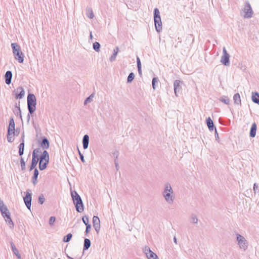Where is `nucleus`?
<instances>
[{
	"mask_svg": "<svg viewBox=\"0 0 259 259\" xmlns=\"http://www.w3.org/2000/svg\"><path fill=\"white\" fill-rule=\"evenodd\" d=\"M162 195L168 204H171L174 203L175 196L172 187L169 183L165 184L163 190L162 192Z\"/></svg>",
	"mask_w": 259,
	"mask_h": 259,
	"instance_id": "obj_1",
	"label": "nucleus"
},
{
	"mask_svg": "<svg viewBox=\"0 0 259 259\" xmlns=\"http://www.w3.org/2000/svg\"><path fill=\"white\" fill-rule=\"evenodd\" d=\"M71 195L76 211L78 212L83 211L84 206L80 196L75 191H71Z\"/></svg>",
	"mask_w": 259,
	"mask_h": 259,
	"instance_id": "obj_2",
	"label": "nucleus"
},
{
	"mask_svg": "<svg viewBox=\"0 0 259 259\" xmlns=\"http://www.w3.org/2000/svg\"><path fill=\"white\" fill-rule=\"evenodd\" d=\"M36 99L33 94H29L27 96V106L29 113L30 114L33 113L36 110Z\"/></svg>",
	"mask_w": 259,
	"mask_h": 259,
	"instance_id": "obj_3",
	"label": "nucleus"
},
{
	"mask_svg": "<svg viewBox=\"0 0 259 259\" xmlns=\"http://www.w3.org/2000/svg\"><path fill=\"white\" fill-rule=\"evenodd\" d=\"M154 21L156 31L160 32L162 30V22L159 11L156 8L154 9Z\"/></svg>",
	"mask_w": 259,
	"mask_h": 259,
	"instance_id": "obj_4",
	"label": "nucleus"
},
{
	"mask_svg": "<svg viewBox=\"0 0 259 259\" xmlns=\"http://www.w3.org/2000/svg\"><path fill=\"white\" fill-rule=\"evenodd\" d=\"M236 240L240 248L245 251L247 249L248 246V242L246 239L240 234H237Z\"/></svg>",
	"mask_w": 259,
	"mask_h": 259,
	"instance_id": "obj_5",
	"label": "nucleus"
},
{
	"mask_svg": "<svg viewBox=\"0 0 259 259\" xmlns=\"http://www.w3.org/2000/svg\"><path fill=\"white\" fill-rule=\"evenodd\" d=\"M143 252L146 254L148 259H158L156 253L153 252L148 246L143 248Z\"/></svg>",
	"mask_w": 259,
	"mask_h": 259,
	"instance_id": "obj_6",
	"label": "nucleus"
},
{
	"mask_svg": "<svg viewBox=\"0 0 259 259\" xmlns=\"http://www.w3.org/2000/svg\"><path fill=\"white\" fill-rule=\"evenodd\" d=\"M244 12L245 13L244 17L245 18H250L252 17L253 15V11L248 2H246L244 6Z\"/></svg>",
	"mask_w": 259,
	"mask_h": 259,
	"instance_id": "obj_7",
	"label": "nucleus"
},
{
	"mask_svg": "<svg viewBox=\"0 0 259 259\" xmlns=\"http://www.w3.org/2000/svg\"><path fill=\"white\" fill-rule=\"evenodd\" d=\"M24 201L25 202V204L28 209L29 210L31 208V200H32V197H31V190L28 189L26 192V195L25 197L23 198Z\"/></svg>",
	"mask_w": 259,
	"mask_h": 259,
	"instance_id": "obj_8",
	"label": "nucleus"
},
{
	"mask_svg": "<svg viewBox=\"0 0 259 259\" xmlns=\"http://www.w3.org/2000/svg\"><path fill=\"white\" fill-rule=\"evenodd\" d=\"M223 54L221 57V62L223 65H229L230 62V55L227 53L225 47L223 48Z\"/></svg>",
	"mask_w": 259,
	"mask_h": 259,
	"instance_id": "obj_9",
	"label": "nucleus"
},
{
	"mask_svg": "<svg viewBox=\"0 0 259 259\" xmlns=\"http://www.w3.org/2000/svg\"><path fill=\"white\" fill-rule=\"evenodd\" d=\"M93 227L97 234L99 233L100 230V221L98 217L94 216L93 218Z\"/></svg>",
	"mask_w": 259,
	"mask_h": 259,
	"instance_id": "obj_10",
	"label": "nucleus"
},
{
	"mask_svg": "<svg viewBox=\"0 0 259 259\" xmlns=\"http://www.w3.org/2000/svg\"><path fill=\"white\" fill-rule=\"evenodd\" d=\"M15 93V98L16 99H21L23 98L25 95V91L22 87H18L16 90L14 91Z\"/></svg>",
	"mask_w": 259,
	"mask_h": 259,
	"instance_id": "obj_11",
	"label": "nucleus"
},
{
	"mask_svg": "<svg viewBox=\"0 0 259 259\" xmlns=\"http://www.w3.org/2000/svg\"><path fill=\"white\" fill-rule=\"evenodd\" d=\"M181 70L185 74H190L193 72V66H181Z\"/></svg>",
	"mask_w": 259,
	"mask_h": 259,
	"instance_id": "obj_12",
	"label": "nucleus"
},
{
	"mask_svg": "<svg viewBox=\"0 0 259 259\" xmlns=\"http://www.w3.org/2000/svg\"><path fill=\"white\" fill-rule=\"evenodd\" d=\"M15 58L20 63H23L24 61V55L21 50H19L15 53H13Z\"/></svg>",
	"mask_w": 259,
	"mask_h": 259,
	"instance_id": "obj_13",
	"label": "nucleus"
},
{
	"mask_svg": "<svg viewBox=\"0 0 259 259\" xmlns=\"http://www.w3.org/2000/svg\"><path fill=\"white\" fill-rule=\"evenodd\" d=\"M181 81L179 80H176L174 83V92L176 96H178V93L181 90V87L180 85Z\"/></svg>",
	"mask_w": 259,
	"mask_h": 259,
	"instance_id": "obj_14",
	"label": "nucleus"
},
{
	"mask_svg": "<svg viewBox=\"0 0 259 259\" xmlns=\"http://www.w3.org/2000/svg\"><path fill=\"white\" fill-rule=\"evenodd\" d=\"M40 147L43 149H48L50 147V142L48 139L44 137L42 138V141L40 143Z\"/></svg>",
	"mask_w": 259,
	"mask_h": 259,
	"instance_id": "obj_15",
	"label": "nucleus"
},
{
	"mask_svg": "<svg viewBox=\"0 0 259 259\" xmlns=\"http://www.w3.org/2000/svg\"><path fill=\"white\" fill-rule=\"evenodd\" d=\"M12 78V73L11 71H7L5 75V82L7 84H10L11 83Z\"/></svg>",
	"mask_w": 259,
	"mask_h": 259,
	"instance_id": "obj_16",
	"label": "nucleus"
},
{
	"mask_svg": "<svg viewBox=\"0 0 259 259\" xmlns=\"http://www.w3.org/2000/svg\"><path fill=\"white\" fill-rule=\"evenodd\" d=\"M10 244L13 253L17 257L18 259H21V254L19 253V251L16 247L15 244L13 243V242H11Z\"/></svg>",
	"mask_w": 259,
	"mask_h": 259,
	"instance_id": "obj_17",
	"label": "nucleus"
},
{
	"mask_svg": "<svg viewBox=\"0 0 259 259\" xmlns=\"http://www.w3.org/2000/svg\"><path fill=\"white\" fill-rule=\"evenodd\" d=\"M257 129V126L255 122L253 123L251 125V127L249 132V136L251 138L255 137L256 135V132Z\"/></svg>",
	"mask_w": 259,
	"mask_h": 259,
	"instance_id": "obj_18",
	"label": "nucleus"
},
{
	"mask_svg": "<svg viewBox=\"0 0 259 259\" xmlns=\"http://www.w3.org/2000/svg\"><path fill=\"white\" fill-rule=\"evenodd\" d=\"M49 161V154L46 150H44L39 158V161Z\"/></svg>",
	"mask_w": 259,
	"mask_h": 259,
	"instance_id": "obj_19",
	"label": "nucleus"
},
{
	"mask_svg": "<svg viewBox=\"0 0 259 259\" xmlns=\"http://www.w3.org/2000/svg\"><path fill=\"white\" fill-rule=\"evenodd\" d=\"M89 143V136L88 135H85L82 139L83 148L86 149L88 148Z\"/></svg>",
	"mask_w": 259,
	"mask_h": 259,
	"instance_id": "obj_20",
	"label": "nucleus"
},
{
	"mask_svg": "<svg viewBox=\"0 0 259 259\" xmlns=\"http://www.w3.org/2000/svg\"><path fill=\"white\" fill-rule=\"evenodd\" d=\"M206 124L208 129L210 131H213L214 128V124L212 120L211 119L210 117H208L206 119Z\"/></svg>",
	"mask_w": 259,
	"mask_h": 259,
	"instance_id": "obj_21",
	"label": "nucleus"
},
{
	"mask_svg": "<svg viewBox=\"0 0 259 259\" xmlns=\"http://www.w3.org/2000/svg\"><path fill=\"white\" fill-rule=\"evenodd\" d=\"M49 163V161L47 160V161H39V168L40 170H43L46 168L48 164Z\"/></svg>",
	"mask_w": 259,
	"mask_h": 259,
	"instance_id": "obj_22",
	"label": "nucleus"
},
{
	"mask_svg": "<svg viewBox=\"0 0 259 259\" xmlns=\"http://www.w3.org/2000/svg\"><path fill=\"white\" fill-rule=\"evenodd\" d=\"M39 158H36L32 157L31 164L30 167V171L32 170L34 168H36L35 167L38 163Z\"/></svg>",
	"mask_w": 259,
	"mask_h": 259,
	"instance_id": "obj_23",
	"label": "nucleus"
},
{
	"mask_svg": "<svg viewBox=\"0 0 259 259\" xmlns=\"http://www.w3.org/2000/svg\"><path fill=\"white\" fill-rule=\"evenodd\" d=\"M252 101L256 104H259V94L257 93H252Z\"/></svg>",
	"mask_w": 259,
	"mask_h": 259,
	"instance_id": "obj_24",
	"label": "nucleus"
},
{
	"mask_svg": "<svg viewBox=\"0 0 259 259\" xmlns=\"http://www.w3.org/2000/svg\"><path fill=\"white\" fill-rule=\"evenodd\" d=\"M91 241L89 239L85 238L83 244V250L88 249L91 246Z\"/></svg>",
	"mask_w": 259,
	"mask_h": 259,
	"instance_id": "obj_25",
	"label": "nucleus"
},
{
	"mask_svg": "<svg viewBox=\"0 0 259 259\" xmlns=\"http://www.w3.org/2000/svg\"><path fill=\"white\" fill-rule=\"evenodd\" d=\"M233 100L235 104L237 105L241 104V99L239 94L236 93L234 95Z\"/></svg>",
	"mask_w": 259,
	"mask_h": 259,
	"instance_id": "obj_26",
	"label": "nucleus"
},
{
	"mask_svg": "<svg viewBox=\"0 0 259 259\" xmlns=\"http://www.w3.org/2000/svg\"><path fill=\"white\" fill-rule=\"evenodd\" d=\"M40 153H41L40 148H36L33 151L32 157L36 158H39V155Z\"/></svg>",
	"mask_w": 259,
	"mask_h": 259,
	"instance_id": "obj_27",
	"label": "nucleus"
},
{
	"mask_svg": "<svg viewBox=\"0 0 259 259\" xmlns=\"http://www.w3.org/2000/svg\"><path fill=\"white\" fill-rule=\"evenodd\" d=\"M118 51H119V49H118V47H116L114 49L113 54H112V55L110 58V60L111 61H113L115 60V59L116 58V57L117 56V53L118 52Z\"/></svg>",
	"mask_w": 259,
	"mask_h": 259,
	"instance_id": "obj_28",
	"label": "nucleus"
},
{
	"mask_svg": "<svg viewBox=\"0 0 259 259\" xmlns=\"http://www.w3.org/2000/svg\"><path fill=\"white\" fill-rule=\"evenodd\" d=\"M190 221L193 224H197L198 220L197 215L194 213L191 214L190 217Z\"/></svg>",
	"mask_w": 259,
	"mask_h": 259,
	"instance_id": "obj_29",
	"label": "nucleus"
},
{
	"mask_svg": "<svg viewBox=\"0 0 259 259\" xmlns=\"http://www.w3.org/2000/svg\"><path fill=\"white\" fill-rule=\"evenodd\" d=\"M87 16L90 19H93L94 17V15L93 13V11L92 9V8L90 7H88L87 8V13H86Z\"/></svg>",
	"mask_w": 259,
	"mask_h": 259,
	"instance_id": "obj_30",
	"label": "nucleus"
},
{
	"mask_svg": "<svg viewBox=\"0 0 259 259\" xmlns=\"http://www.w3.org/2000/svg\"><path fill=\"white\" fill-rule=\"evenodd\" d=\"M220 101L226 105H229L230 100L227 96H222L220 98Z\"/></svg>",
	"mask_w": 259,
	"mask_h": 259,
	"instance_id": "obj_31",
	"label": "nucleus"
},
{
	"mask_svg": "<svg viewBox=\"0 0 259 259\" xmlns=\"http://www.w3.org/2000/svg\"><path fill=\"white\" fill-rule=\"evenodd\" d=\"M11 47L13 50V53H15V52L18 51L19 50H21L20 46L17 43L15 42L12 43L11 44Z\"/></svg>",
	"mask_w": 259,
	"mask_h": 259,
	"instance_id": "obj_32",
	"label": "nucleus"
},
{
	"mask_svg": "<svg viewBox=\"0 0 259 259\" xmlns=\"http://www.w3.org/2000/svg\"><path fill=\"white\" fill-rule=\"evenodd\" d=\"M24 143H21L19 146V154L20 156H22L24 153Z\"/></svg>",
	"mask_w": 259,
	"mask_h": 259,
	"instance_id": "obj_33",
	"label": "nucleus"
},
{
	"mask_svg": "<svg viewBox=\"0 0 259 259\" xmlns=\"http://www.w3.org/2000/svg\"><path fill=\"white\" fill-rule=\"evenodd\" d=\"M8 129H10V131L11 129L15 130V122L13 117L10 118Z\"/></svg>",
	"mask_w": 259,
	"mask_h": 259,
	"instance_id": "obj_34",
	"label": "nucleus"
},
{
	"mask_svg": "<svg viewBox=\"0 0 259 259\" xmlns=\"http://www.w3.org/2000/svg\"><path fill=\"white\" fill-rule=\"evenodd\" d=\"M94 97V94H91L89 97H88L84 101V104L85 105L88 103L92 102L93 100V98Z\"/></svg>",
	"mask_w": 259,
	"mask_h": 259,
	"instance_id": "obj_35",
	"label": "nucleus"
},
{
	"mask_svg": "<svg viewBox=\"0 0 259 259\" xmlns=\"http://www.w3.org/2000/svg\"><path fill=\"white\" fill-rule=\"evenodd\" d=\"M100 47L101 45L98 42L96 41L93 44V49L97 52H99L100 51Z\"/></svg>",
	"mask_w": 259,
	"mask_h": 259,
	"instance_id": "obj_36",
	"label": "nucleus"
},
{
	"mask_svg": "<svg viewBox=\"0 0 259 259\" xmlns=\"http://www.w3.org/2000/svg\"><path fill=\"white\" fill-rule=\"evenodd\" d=\"M15 114L16 116H19L22 118V115L21 113V109L20 106H16L15 110L14 111Z\"/></svg>",
	"mask_w": 259,
	"mask_h": 259,
	"instance_id": "obj_37",
	"label": "nucleus"
},
{
	"mask_svg": "<svg viewBox=\"0 0 259 259\" xmlns=\"http://www.w3.org/2000/svg\"><path fill=\"white\" fill-rule=\"evenodd\" d=\"M72 237V234L68 233L67 235L64 236V237L63 238V241L65 242H68L70 241Z\"/></svg>",
	"mask_w": 259,
	"mask_h": 259,
	"instance_id": "obj_38",
	"label": "nucleus"
},
{
	"mask_svg": "<svg viewBox=\"0 0 259 259\" xmlns=\"http://www.w3.org/2000/svg\"><path fill=\"white\" fill-rule=\"evenodd\" d=\"M134 77H135L134 73L133 72L130 73L127 77V82H131L134 80Z\"/></svg>",
	"mask_w": 259,
	"mask_h": 259,
	"instance_id": "obj_39",
	"label": "nucleus"
},
{
	"mask_svg": "<svg viewBox=\"0 0 259 259\" xmlns=\"http://www.w3.org/2000/svg\"><path fill=\"white\" fill-rule=\"evenodd\" d=\"M158 78L157 77H154L152 79V88L154 90L156 88V83H158Z\"/></svg>",
	"mask_w": 259,
	"mask_h": 259,
	"instance_id": "obj_40",
	"label": "nucleus"
},
{
	"mask_svg": "<svg viewBox=\"0 0 259 259\" xmlns=\"http://www.w3.org/2000/svg\"><path fill=\"white\" fill-rule=\"evenodd\" d=\"M20 164H21V169L22 170H25V169H26L25 162L24 160V159L22 157H21V159H20Z\"/></svg>",
	"mask_w": 259,
	"mask_h": 259,
	"instance_id": "obj_41",
	"label": "nucleus"
},
{
	"mask_svg": "<svg viewBox=\"0 0 259 259\" xmlns=\"http://www.w3.org/2000/svg\"><path fill=\"white\" fill-rule=\"evenodd\" d=\"M38 174H39L38 170H37V168H35L34 170L33 176L32 177V179H34L35 180H37Z\"/></svg>",
	"mask_w": 259,
	"mask_h": 259,
	"instance_id": "obj_42",
	"label": "nucleus"
},
{
	"mask_svg": "<svg viewBox=\"0 0 259 259\" xmlns=\"http://www.w3.org/2000/svg\"><path fill=\"white\" fill-rule=\"evenodd\" d=\"M13 135L10 134V135L9 134H7V140L9 142L12 143L14 141V138H13Z\"/></svg>",
	"mask_w": 259,
	"mask_h": 259,
	"instance_id": "obj_43",
	"label": "nucleus"
},
{
	"mask_svg": "<svg viewBox=\"0 0 259 259\" xmlns=\"http://www.w3.org/2000/svg\"><path fill=\"white\" fill-rule=\"evenodd\" d=\"M45 201V198L42 194L38 197V202L40 204H42Z\"/></svg>",
	"mask_w": 259,
	"mask_h": 259,
	"instance_id": "obj_44",
	"label": "nucleus"
},
{
	"mask_svg": "<svg viewBox=\"0 0 259 259\" xmlns=\"http://www.w3.org/2000/svg\"><path fill=\"white\" fill-rule=\"evenodd\" d=\"M82 222H83V223L86 225H88V224H90L89 223V218L87 217V216H84L82 217Z\"/></svg>",
	"mask_w": 259,
	"mask_h": 259,
	"instance_id": "obj_45",
	"label": "nucleus"
},
{
	"mask_svg": "<svg viewBox=\"0 0 259 259\" xmlns=\"http://www.w3.org/2000/svg\"><path fill=\"white\" fill-rule=\"evenodd\" d=\"M55 221H56V218L55 217H51L49 219V224L51 226L53 225Z\"/></svg>",
	"mask_w": 259,
	"mask_h": 259,
	"instance_id": "obj_46",
	"label": "nucleus"
},
{
	"mask_svg": "<svg viewBox=\"0 0 259 259\" xmlns=\"http://www.w3.org/2000/svg\"><path fill=\"white\" fill-rule=\"evenodd\" d=\"M8 210H9L6 205H5L2 207L0 208V211L1 212V213H3L4 212H7Z\"/></svg>",
	"mask_w": 259,
	"mask_h": 259,
	"instance_id": "obj_47",
	"label": "nucleus"
},
{
	"mask_svg": "<svg viewBox=\"0 0 259 259\" xmlns=\"http://www.w3.org/2000/svg\"><path fill=\"white\" fill-rule=\"evenodd\" d=\"M8 223V225H9L10 229H13L14 228V223L12 220H9V221L7 222Z\"/></svg>",
	"mask_w": 259,
	"mask_h": 259,
	"instance_id": "obj_48",
	"label": "nucleus"
},
{
	"mask_svg": "<svg viewBox=\"0 0 259 259\" xmlns=\"http://www.w3.org/2000/svg\"><path fill=\"white\" fill-rule=\"evenodd\" d=\"M91 229V224H88V225H86V230L85 231L86 235H87L90 232Z\"/></svg>",
	"mask_w": 259,
	"mask_h": 259,
	"instance_id": "obj_49",
	"label": "nucleus"
},
{
	"mask_svg": "<svg viewBox=\"0 0 259 259\" xmlns=\"http://www.w3.org/2000/svg\"><path fill=\"white\" fill-rule=\"evenodd\" d=\"M78 153H79V157L80 158V160L81 161L83 162V163H84L85 162V160L84 159V156L81 153V152H80L79 150L78 149Z\"/></svg>",
	"mask_w": 259,
	"mask_h": 259,
	"instance_id": "obj_50",
	"label": "nucleus"
},
{
	"mask_svg": "<svg viewBox=\"0 0 259 259\" xmlns=\"http://www.w3.org/2000/svg\"><path fill=\"white\" fill-rule=\"evenodd\" d=\"M113 155L115 158V159H117L119 156V152L118 151H115L113 152Z\"/></svg>",
	"mask_w": 259,
	"mask_h": 259,
	"instance_id": "obj_51",
	"label": "nucleus"
},
{
	"mask_svg": "<svg viewBox=\"0 0 259 259\" xmlns=\"http://www.w3.org/2000/svg\"><path fill=\"white\" fill-rule=\"evenodd\" d=\"M8 133L9 134V135H10V134H12L13 136H15L16 134H15L16 132H15V130H12V129H11V131H10V129H8Z\"/></svg>",
	"mask_w": 259,
	"mask_h": 259,
	"instance_id": "obj_52",
	"label": "nucleus"
},
{
	"mask_svg": "<svg viewBox=\"0 0 259 259\" xmlns=\"http://www.w3.org/2000/svg\"><path fill=\"white\" fill-rule=\"evenodd\" d=\"M253 190L254 193L256 192V191L258 190V185L256 183H254L253 185Z\"/></svg>",
	"mask_w": 259,
	"mask_h": 259,
	"instance_id": "obj_53",
	"label": "nucleus"
},
{
	"mask_svg": "<svg viewBox=\"0 0 259 259\" xmlns=\"http://www.w3.org/2000/svg\"><path fill=\"white\" fill-rule=\"evenodd\" d=\"M215 138L217 141L219 142V134L217 132V129L215 128Z\"/></svg>",
	"mask_w": 259,
	"mask_h": 259,
	"instance_id": "obj_54",
	"label": "nucleus"
},
{
	"mask_svg": "<svg viewBox=\"0 0 259 259\" xmlns=\"http://www.w3.org/2000/svg\"><path fill=\"white\" fill-rule=\"evenodd\" d=\"M7 214H10V212H9V210H8L7 212H4L3 213H2V215L4 217V218H6V215H7Z\"/></svg>",
	"mask_w": 259,
	"mask_h": 259,
	"instance_id": "obj_55",
	"label": "nucleus"
},
{
	"mask_svg": "<svg viewBox=\"0 0 259 259\" xmlns=\"http://www.w3.org/2000/svg\"><path fill=\"white\" fill-rule=\"evenodd\" d=\"M5 219L6 222L9 221V220H12L11 218V215L10 214H7L6 215V218H4Z\"/></svg>",
	"mask_w": 259,
	"mask_h": 259,
	"instance_id": "obj_56",
	"label": "nucleus"
},
{
	"mask_svg": "<svg viewBox=\"0 0 259 259\" xmlns=\"http://www.w3.org/2000/svg\"><path fill=\"white\" fill-rule=\"evenodd\" d=\"M20 128H17L16 130H15V132H16V134L15 136H18L19 134L20 133Z\"/></svg>",
	"mask_w": 259,
	"mask_h": 259,
	"instance_id": "obj_57",
	"label": "nucleus"
},
{
	"mask_svg": "<svg viewBox=\"0 0 259 259\" xmlns=\"http://www.w3.org/2000/svg\"><path fill=\"white\" fill-rule=\"evenodd\" d=\"M137 65H141L140 59L138 56H137Z\"/></svg>",
	"mask_w": 259,
	"mask_h": 259,
	"instance_id": "obj_58",
	"label": "nucleus"
},
{
	"mask_svg": "<svg viewBox=\"0 0 259 259\" xmlns=\"http://www.w3.org/2000/svg\"><path fill=\"white\" fill-rule=\"evenodd\" d=\"M138 72L140 75L142 74L141 66H137Z\"/></svg>",
	"mask_w": 259,
	"mask_h": 259,
	"instance_id": "obj_59",
	"label": "nucleus"
},
{
	"mask_svg": "<svg viewBox=\"0 0 259 259\" xmlns=\"http://www.w3.org/2000/svg\"><path fill=\"white\" fill-rule=\"evenodd\" d=\"M5 204L3 202V201L0 198V208L2 207L3 206H5Z\"/></svg>",
	"mask_w": 259,
	"mask_h": 259,
	"instance_id": "obj_60",
	"label": "nucleus"
},
{
	"mask_svg": "<svg viewBox=\"0 0 259 259\" xmlns=\"http://www.w3.org/2000/svg\"><path fill=\"white\" fill-rule=\"evenodd\" d=\"M114 162H115V167H116V170H118V162L116 161V160L115 159L114 160Z\"/></svg>",
	"mask_w": 259,
	"mask_h": 259,
	"instance_id": "obj_61",
	"label": "nucleus"
},
{
	"mask_svg": "<svg viewBox=\"0 0 259 259\" xmlns=\"http://www.w3.org/2000/svg\"><path fill=\"white\" fill-rule=\"evenodd\" d=\"M24 133L23 132L21 137V143H24Z\"/></svg>",
	"mask_w": 259,
	"mask_h": 259,
	"instance_id": "obj_62",
	"label": "nucleus"
},
{
	"mask_svg": "<svg viewBox=\"0 0 259 259\" xmlns=\"http://www.w3.org/2000/svg\"><path fill=\"white\" fill-rule=\"evenodd\" d=\"M32 183L34 185H35L37 183V180L32 179Z\"/></svg>",
	"mask_w": 259,
	"mask_h": 259,
	"instance_id": "obj_63",
	"label": "nucleus"
},
{
	"mask_svg": "<svg viewBox=\"0 0 259 259\" xmlns=\"http://www.w3.org/2000/svg\"><path fill=\"white\" fill-rule=\"evenodd\" d=\"M27 121L29 122V120L30 119V113H29V114L27 115Z\"/></svg>",
	"mask_w": 259,
	"mask_h": 259,
	"instance_id": "obj_64",
	"label": "nucleus"
}]
</instances>
